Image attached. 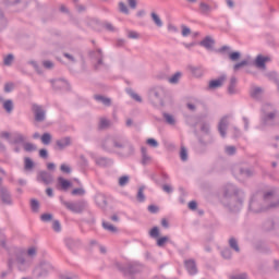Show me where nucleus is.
<instances>
[{
	"instance_id": "obj_40",
	"label": "nucleus",
	"mask_w": 279,
	"mask_h": 279,
	"mask_svg": "<svg viewBox=\"0 0 279 279\" xmlns=\"http://www.w3.org/2000/svg\"><path fill=\"white\" fill-rule=\"evenodd\" d=\"M28 256H36V247H31L27 251Z\"/></svg>"
},
{
	"instance_id": "obj_47",
	"label": "nucleus",
	"mask_w": 279,
	"mask_h": 279,
	"mask_svg": "<svg viewBox=\"0 0 279 279\" xmlns=\"http://www.w3.org/2000/svg\"><path fill=\"white\" fill-rule=\"evenodd\" d=\"M128 1H129L130 8L134 10L136 8V0H128Z\"/></svg>"
},
{
	"instance_id": "obj_23",
	"label": "nucleus",
	"mask_w": 279,
	"mask_h": 279,
	"mask_svg": "<svg viewBox=\"0 0 279 279\" xmlns=\"http://www.w3.org/2000/svg\"><path fill=\"white\" fill-rule=\"evenodd\" d=\"M128 182H130V177H128V175L121 177L119 179L120 186H125V184H128Z\"/></svg>"
},
{
	"instance_id": "obj_54",
	"label": "nucleus",
	"mask_w": 279,
	"mask_h": 279,
	"mask_svg": "<svg viewBox=\"0 0 279 279\" xmlns=\"http://www.w3.org/2000/svg\"><path fill=\"white\" fill-rule=\"evenodd\" d=\"M131 96L135 99V101H141V96H138V94H131Z\"/></svg>"
},
{
	"instance_id": "obj_28",
	"label": "nucleus",
	"mask_w": 279,
	"mask_h": 279,
	"mask_svg": "<svg viewBox=\"0 0 279 279\" xmlns=\"http://www.w3.org/2000/svg\"><path fill=\"white\" fill-rule=\"evenodd\" d=\"M137 199L138 202H145V194H143V187L138 190Z\"/></svg>"
},
{
	"instance_id": "obj_11",
	"label": "nucleus",
	"mask_w": 279,
	"mask_h": 279,
	"mask_svg": "<svg viewBox=\"0 0 279 279\" xmlns=\"http://www.w3.org/2000/svg\"><path fill=\"white\" fill-rule=\"evenodd\" d=\"M24 167L27 171H29V169H34V161H32V159H29V157H26L24 159Z\"/></svg>"
},
{
	"instance_id": "obj_16",
	"label": "nucleus",
	"mask_w": 279,
	"mask_h": 279,
	"mask_svg": "<svg viewBox=\"0 0 279 279\" xmlns=\"http://www.w3.org/2000/svg\"><path fill=\"white\" fill-rule=\"evenodd\" d=\"M96 101H101L105 106H110V99L104 96H95Z\"/></svg>"
},
{
	"instance_id": "obj_62",
	"label": "nucleus",
	"mask_w": 279,
	"mask_h": 279,
	"mask_svg": "<svg viewBox=\"0 0 279 279\" xmlns=\"http://www.w3.org/2000/svg\"><path fill=\"white\" fill-rule=\"evenodd\" d=\"M107 29H110V31H112V29H113L112 25H110V24H107Z\"/></svg>"
},
{
	"instance_id": "obj_9",
	"label": "nucleus",
	"mask_w": 279,
	"mask_h": 279,
	"mask_svg": "<svg viewBox=\"0 0 279 279\" xmlns=\"http://www.w3.org/2000/svg\"><path fill=\"white\" fill-rule=\"evenodd\" d=\"M57 145L60 149H64V147L71 145V140L69 137H65L63 140L58 141Z\"/></svg>"
},
{
	"instance_id": "obj_15",
	"label": "nucleus",
	"mask_w": 279,
	"mask_h": 279,
	"mask_svg": "<svg viewBox=\"0 0 279 279\" xmlns=\"http://www.w3.org/2000/svg\"><path fill=\"white\" fill-rule=\"evenodd\" d=\"M41 143H43L44 145H49V143H51V134L45 133V134L41 136Z\"/></svg>"
},
{
	"instance_id": "obj_55",
	"label": "nucleus",
	"mask_w": 279,
	"mask_h": 279,
	"mask_svg": "<svg viewBox=\"0 0 279 279\" xmlns=\"http://www.w3.org/2000/svg\"><path fill=\"white\" fill-rule=\"evenodd\" d=\"M227 5L234 8V2H232V0H227Z\"/></svg>"
},
{
	"instance_id": "obj_30",
	"label": "nucleus",
	"mask_w": 279,
	"mask_h": 279,
	"mask_svg": "<svg viewBox=\"0 0 279 279\" xmlns=\"http://www.w3.org/2000/svg\"><path fill=\"white\" fill-rule=\"evenodd\" d=\"M119 8H120V12H123L124 14H128V13H129L128 7L125 5V3L120 2V3H119Z\"/></svg>"
},
{
	"instance_id": "obj_50",
	"label": "nucleus",
	"mask_w": 279,
	"mask_h": 279,
	"mask_svg": "<svg viewBox=\"0 0 279 279\" xmlns=\"http://www.w3.org/2000/svg\"><path fill=\"white\" fill-rule=\"evenodd\" d=\"M162 190H163L166 193H171V191H172L171 185H163V186H162Z\"/></svg>"
},
{
	"instance_id": "obj_49",
	"label": "nucleus",
	"mask_w": 279,
	"mask_h": 279,
	"mask_svg": "<svg viewBox=\"0 0 279 279\" xmlns=\"http://www.w3.org/2000/svg\"><path fill=\"white\" fill-rule=\"evenodd\" d=\"M129 38H138V33H136V32H130V33H129Z\"/></svg>"
},
{
	"instance_id": "obj_59",
	"label": "nucleus",
	"mask_w": 279,
	"mask_h": 279,
	"mask_svg": "<svg viewBox=\"0 0 279 279\" xmlns=\"http://www.w3.org/2000/svg\"><path fill=\"white\" fill-rule=\"evenodd\" d=\"M187 108H189L190 110H195V106H193V105H191V104L187 105Z\"/></svg>"
},
{
	"instance_id": "obj_39",
	"label": "nucleus",
	"mask_w": 279,
	"mask_h": 279,
	"mask_svg": "<svg viewBox=\"0 0 279 279\" xmlns=\"http://www.w3.org/2000/svg\"><path fill=\"white\" fill-rule=\"evenodd\" d=\"M52 228H53V230H56V232H60V222L59 221H54L52 223Z\"/></svg>"
},
{
	"instance_id": "obj_5",
	"label": "nucleus",
	"mask_w": 279,
	"mask_h": 279,
	"mask_svg": "<svg viewBox=\"0 0 279 279\" xmlns=\"http://www.w3.org/2000/svg\"><path fill=\"white\" fill-rule=\"evenodd\" d=\"M38 181L44 182V184H51V182H53V177L47 172H40L38 174Z\"/></svg>"
},
{
	"instance_id": "obj_13",
	"label": "nucleus",
	"mask_w": 279,
	"mask_h": 279,
	"mask_svg": "<svg viewBox=\"0 0 279 279\" xmlns=\"http://www.w3.org/2000/svg\"><path fill=\"white\" fill-rule=\"evenodd\" d=\"M12 62H14L13 54H8L3 58V64H5V66H10V64H12Z\"/></svg>"
},
{
	"instance_id": "obj_38",
	"label": "nucleus",
	"mask_w": 279,
	"mask_h": 279,
	"mask_svg": "<svg viewBox=\"0 0 279 279\" xmlns=\"http://www.w3.org/2000/svg\"><path fill=\"white\" fill-rule=\"evenodd\" d=\"M189 34H191V28L184 26L182 28V36H189Z\"/></svg>"
},
{
	"instance_id": "obj_35",
	"label": "nucleus",
	"mask_w": 279,
	"mask_h": 279,
	"mask_svg": "<svg viewBox=\"0 0 279 279\" xmlns=\"http://www.w3.org/2000/svg\"><path fill=\"white\" fill-rule=\"evenodd\" d=\"M31 206H32V209L33 210H38V201H36V199H33L32 202H31Z\"/></svg>"
},
{
	"instance_id": "obj_19",
	"label": "nucleus",
	"mask_w": 279,
	"mask_h": 279,
	"mask_svg": "<svg viewBox=\"0 0 279 279\" xmlns=\"http://www.w3.org/2000/svg\"><path fill=\"white\" fill-rule=\"evenodd\" d=\"M3 108H4V110H7V112H10L14 108L12 100L4 101Z\"/></svg>"
},
{
	"instance_id": "obj_53",
	"label": "nucleus",
	"mask_w": 279,
	"mask_h": 279,
	"mask_svg": "<svg viewBox=\"0 0 279 279\" xmlns=\"http://www.w3.org/2000/svg\"><path fill=\"white\" fill-rule=\"evenodd\" d=\"M47 169H49L50 171H53V169H56V163H48L47 165Z\"/></svg>"
},
{
	"instance_id": "obj_58",
	"label": "nucleus",
	"mask_w": 279,
	"mask_h": 279,
	"mask_svg": "<svg viewBox=\"0 0 279 279\" xmlns=\"http://www.w3.org/2000/svg\"><path fill=\"white\" fill-rule=\"evenodd\" d=\"M58 86H64L66 84L64 81H57Z\"/></svg>"
},
{
	"instance_id": "obj_10",
	"label": "nucleus",
	"mask_w": 279,
	"mask_h": 279,
	"mask_svg": "<svg viewBox=\"0 0 279 279\" xmlns=\"http://www.w3.org/2000/svg\"><path fill=\"white\" fill-rule=\"evenodd\" d=\"M151 19L157 27H162V20H160V16H158V14L151 13Z\"/></svg>"
},
{
	"instance_id": "obj_34",
	"label": "nucleus",
	"mask_w": 279,
	"mask_h": 279,
	"mask_svg": "<svg viewBox=\"0 0 279 279\" xmlns=\"http://www.w3.org/2000/svg\"><path fill=\"white\" fill-rule=\"evenodd\" d=\"M72 195H84V189H75L72 191Z\"/></svg>"
},
{
	"instance_id": "obj_43",
	"label": "nucleus",
	"mask_w": 279,
	"mask_h": 279,
	"mask_svg": "<svg viewBox=\"0 0 279 279\" xmlns=\"http://www.w3.org/2000/svg\"><path fill=\"white\" fill-rule=\"evenodd\" d=\"M23 141H25V136H23L22 134H17L15 143H23Z\"/></svg>"
},
{
	"instance_id": "obj_20",
	"label": "nucleus",
	"mask_w": 279,
	"mask_h": 279,
	"mask_svg": "<svg viewBox=\"0 0 279 279\" xmlns=\"http://www.w3.org/2000/svg\"><path fill=\"white\" fill-rule=\"evenodd\" d=\"M180 158H181V160H187V158H189V153L186 151V148L181 147Z\"/></svg>"
},
{
	"instance_id": "obj_45",
	"label": "nucleus",
	"mask_w": 279,
	"mask_h": 279,
	"mask_svg": "<svg viewBox=\"0 0 279 279\" xmlns=\"http://www.w3.org/2000/svg\"><path fill=\"white\" fill-rule=\"evenodd\" d=\"M39 156H40V158H47V149H40Z\"/></svg>"
},
{
	"instance_id": "obj_26",
	"label": "nucleus",
	"mask_w": 279,
	"mask_h": 279,
	"mask_svg": "<svg viewBox=\"0 0 279 279\" xmlns=\"http://www.w3.org/2000/svg\"><path fill=\"white\" fill-rule=\"evenodd\" d=\"M60 170L62 173H71V167H69L66 163H62Z\"/></svg>"
},
{
	"instance_id": "obj_4",
	"label": "nucleus",
	"mask_w": 279,
	"mask_h": 279,
	"mask_svg": "<svg viewBox=\"0 0 279 279\" xmlns=\"http://www.w3.org/2000/svg\"><path fill=\"white\" fill-rule=\"evenodd\" d=\"M228 117H225L220 120L218 130L222 137H226V130H228Z\"/></svg>"
},
{
	"instance_id": "obj_46",
	"label": "nucleus",
	"mask_w": 279,
	"mask_h": 279,
	"mask_svg": "<svg viewBox=\"0 0 279 279\" xmlns=\"http://www.w3.org/2000/svg\"><path fill=\"white\" fill-rule=\"evenodd\" d=\"M148 210H149V213H158V207L150 205V206H148Z\"/></svg>"
},
{
	"instance_id": "obj_3",
	"label": "nucleus",
	"mask_w": 279,
	"mask_h": 279,
	"mask_svg": "<svg viewBox=\"0 0 279 279\" xmlns=\"http://www.w3.org/2000/svg\"><path fill=\"white\" fill-rule=\"evenodd\" d=\"M223 82H226L225 75L220 76L219 78L210 81L209 88H211V89L221 88V86H223Z\"/></svg>"
},
{
	"instance_id": "obj_1",
	"label": "nucleus",
	"mask_w": 279,
	"mask_h": 279,
	"mask_svg": "<svg viewBox=\"0 0 279 279\" xmlns=\"http://www.w3.org/2000/svg\"><path fill=\"white\" fill-rule=\"evenodd\" d=\"M71 186H73V183H71V181H69L62 177L58 178L57 189L59 191H66V190L71 189Z\"/></svg>"
},
{
	"instance_id": "obj_36",
	"label": "nucleus",
	"mask_w": 279,
	"mask_h": 279,
	"mask_svg": "<svg viewBox=\"0 0 279 279\" xmlns=\"http://www.w3.org/2000/svg\"><path fill=\"white\" fill-rule=\"evenodd\" d=\"M41 221H51V214L41 215Z\"/></svg>"
},
{
	"instance_id": "obj_61",
	"label": "nucleus",
	"mask_w": 279,
	"mask_h": 279,
	"mask_svg": "<svg viewBox=\"0 0 279 279\" xmlns=\"http://www.w3.org/2000/svg\"><path fill=\"white\" fill-rule=\"evenodd\" d=\"M112 221H119V218L117 216L111 217Z\"/></svg>"
},
{
	"instance_id": "obj_2",
	"label": "nucleus",
	"mask_w": 279,
	"mask_h": 279,
	"mask_svg": "<svg viewBox=\"0 0 279 279\" xmlns=\"http://www.w3.org/2000/svg\"><path fill=\"white\" fill-rule=\"evenodd\" d=\"M266 62H271V58L258 54L255 59V66H257V69H265Z\"/></svg>"
},
{
	"instance_id": "obj_64",
	"label": "nucleus",
	"mask_w": 279,
	"mask_h": 279,
	"mask_svg": "<svg viewBox=\"0 0 279 279\" xmlns=\"http://www.w3.org/2000/svg\"><path fill=\"white\" fill-rule=\"evenodd\" d=\"M61 279H71V278H69V277H61Z\"/></svg>"
},
{
	"instance_id": "obj_41",
	"label": "nucleus",
	"mask_w": 279,
	"mask_h": 279,
	"mask_svg": "<svg viewBox=\"0 0 279 279\" xmlns=\"http://www.w3.org/2000/svg\"><path fill=\"white\" fill-rule=\"evenodd\" d=\"M44 66L46 69H53V63L51 61H44Z\"/></svg>"
},
{
	"instance_id": "obj_32",
	"label": "nucleus",
	"mask_w": 279,
	"mask_h": 279,
	"mask_svg": "<svg viewBox=\"0 0 279 279\" xmlns=\"http://www.w3.org/2000/svg\"><path fill=\"white\" fill-rule=\"evenodd\" d=\"M13 88H14V84H12V83H8L4 86L5 93H11L13 90Z\"/></svg>"
},
{
	"instance_id": "obj_22",
	"label": "nucleus",
	"mask_w": 279,
	"mask_h": 279,
	"mask_svg": "<svg viewBox=\"0 0 279 279\" xmlns=\"http://www.w3.org/2000/svg\"><path fill=\"white\" fill-rule=\"evenodd\" d=\"M167 123H169L170 125H173V123H175V119H173V116L169 114V113H165L163 114Z\"/></svg>"
},
{
	"instance_id": "obj_60",
	"label": "nucleus",
	"mask_w": 279,
	"mask_h": 279,
	"mask_svg": "<svg viewBox=\"0 0 279 279\" xmlns=\"http://www.w3.org/2000/svg\"><path fill=\"white\" fill-rule=\"evenodd\" d=\"M33 138H40V134L35 133V134L33 135Z\"/></svg>"
},
{
	"instance_id": "obj_63",
	"label": "nucleus",
	"mask_w": 279,
	"mask_h": 279,
	"mask_svg": "<svg viewBox=\"0 0 279 279\" xmlns=\"http://www.w3.org/2000/svg\"><path fill=\"white\" fill-rule=\"evenodd\" d=\"M2 136H3L4 138H8V136H10V134L3 133Z\"/></svg>"
},
{
	"instance_id": "obj_48",
	"label": "nucleus",
	"mask_w": 279,
	"mask_h": 279,
	"mask_svg": "<svg viewBox=\"0 0 279 279\" xmlns=\"http://www.w3.org/2000/svg\"><path fill=\"white\" fill-rule=\"evenodd\" d=\"M46 194L48 195V197H53V190L51 187H48L46 190Z\"/></svg>"
},
{
	"instance_id": "obj_12",
	"label": "nucleus",
	"mask_w": 279,
	"mask_h": 279,
	"mask_svg": "<svg viewBox=\"0 0 279 279\" xmlns=\"http://www.w3.org/2000/svg\"><path fill=\"white\" fill-rule=\"evenodd\" d=\"M181 77H182V73L177 72L173 76L169 78V82L170 84H178Z\"/></svg>"
},
{
	"instance_id": "obj_17",
	"label": "nucleus",
	"mask_w": 279,
	"mask_h": 279,
	"mask_svg": "<svg viewBox=\"0 0 279 279\" xmlns=\"http://www.w3.org/2000/svg\"><path fill=\"white\" fill-rule=\"evenodd\" d=\"M102 227L105 230H109V232H117V228L110 225V222H102Z\"/></svg>"
},
{
	"instance_id": "obj_21",
	"label": "nucleus",
	"mask_w": 279,
	"mask_h": 279,
	"mask_svg": "<svg viewBox=\"0 0 279 279\" xmlns=\"http://www.w3.org/2000/svg\"><path fill=\"white\" fill-rule=\"evenodd\" d=\"M229 245L232 247V250H235V252H239V244L236 243V240L233 238L229 240Z\"/></svg>"
},
{
	"instance_id": "obj_25",
	"label": "nucleus",
	"mask_w": 279,
	"mask_h": 279,
	"mask_svg": "<svg viewBox=\"0 0 279 279\" xmlns=\"http://www.w3.org/2000/svg\"><path fill=\"white\" fill-rule=\"evenodd\" d=\"M24 149L25 151H34L36 149V146H34V144L32 143H26L24 144Z\"/></svg>"
},
{
	"instance_id": "obj_18",
	"label": "nucleus",
	"mask_w": 279,
	"mask_h": 279,
	"mask_svg": "<svg viewBox=\"0 0 279 279\" xmlns=\"http://www.w3.org/2000/svg\"><path fill=\"white\" fill-rule=\"evenodd\" d=\"M169 242V238L168 236H161L157 239V245L158 247H162V245H165V243Z\"/></svg>"
},
{
	"instance_id": "obj_33",
	"label": "nucleus",
	"mask_w": 279,
	"mask_h": 279,
	"mask_svg": "<svg viewBox=\"0 0 279 279\" xmlns=\"http://www.w3.org/2000/svg\"><path fill=\"white\" fill-rule=\"evenodd\" d=\"M234 151H236V148H234L233 146H228L226 148V153L229 154V156H232V154H234Z\"/></svg>"
},
{
	"instance_id": "obj_24",
	"label": "nucleus",
	"mask_w": 279,
	"mask_h": 279,
	"mask_svg": "<svg viewBox=\"0 0 279 279\" xmlns=\"http://www.w3.org/2000/svg\"><path fill=\"white\" fill-rule=\"evenodd\" d=\"M230 60H232V62H236V60H239V58H241V52H231L229 54Z\"/></svg>"
},
{
	"instance_id": "obj_27",
	"label": "nucleus",
	"mask_w": 279,
	"mask_h": 279,
	"mask_svg": "<svg viewBox=\"0 0 279 279\" xmlns=\"http://www.w3.org/2000/svg\"><path fill=\"white\" fill-rule=\"evenodd\" d=\"M243 66H247V61H242L240 63H236L233 69L234 71H239V69H243Z\"/></svg>"
},
{
	"instance_id": "obj_6",
	"label": "nucleus",
	"mask_w": 279,
	"mask_h": 279,
	"mask_svg": "<svg viewBox=\"0 0 279 279\" xmlns=\"http://www.w3.org/2000/svg\"><path fill=\"white\" fill-rule=\"evenodd\" d=\"M36 121H45V111L36 105L33 106Z\"/></svg>"
},
{
	"instance_id": "obj_37",
	"label": "nucleus",
	"mask_w": 279,
	"mask_h": 279,
	"mask_svg": "<svg viewBox=\"0 0 279 279\" xmlns=\"http://www.w3.org/2000/svg\"><path fill=\"white\" fill-rule=\"evenodd\" d=\"M190 210H195L197 208V203L195 201H192L189 203Z\"/></svg>"
},
{
	"instance_id": "obj_56",
	"label": "nucleus",
	"mask_w": 279,
	"mask_h": 279,
	"mask_svg": "<svg viewBox=\"0 0 279 279\" xmlns=\"http://www.w3.org/2000/svg\"><path fill=\"white\" fill-rule=\"evenodd\" d=\"M149 160H150L149 157H144L143 158V165H147V162H149Z\"/></svg>"
},
{
	"instance_id": "obj_44",
	"label": "nucleus",
	"mask_w": 279,
	"mask_h": 279,
	"mask_svg": "<svg viewBox=\"0 0 279 279\" xmlns=\"http://www.w3.org/2000/svg\"><path fill=\"white\" fill-rule=\"evenodd\" d=\"M230 279H247L246 275H236V276H232Z\"/></svg>"
},
{
	"instance_id": "obj_8",
	"label": "nucleus",
	"mask_w": 279,
	"mask_h": 279,
	"mask_svg": "<svg viewBox=\"0 0 279 279\" xmlns=\"http://www.w3.org/2000/svg\"><path fill=\"white\" fill-rule=\"evenodd\" d=\"M202 47H205L206 49L213 48V45H215V40L210 37H206L203 41H201Z\"/></svg>"
},
{
	"instance_id": "obj_42",
	"label": "nucleus",
	"mask_w": 279,
	"mask_h": 279,
	"mask_svg": "<svg viewBox=\"0 0 279 279\" xmlns=\"http://www.w3.org/2000/svg\"><path fill=\"white\" fill-rule=\"evenodd\" d=\"M263 90L259 87H256L252 90V96L256 97L258 95V93H262Z\"/></svg>"
},
{
	"instance_id": "obj_51",
	"label": "nucleus",
	"mask_w": 279,
	"mask_h": 279,
	"mask_svg": "<svg viewBox=\"0 0 279 279\" xmlns=\"http://www.w3.org/2000/svg\"><path fill=\"white\" fill-rule=\"evenodd\" d=\"M222 256H223L225 258H230V250H225V251L222 252Z\"/></svg>"
},
{
	"instance_id": "obj_52",
	"label": "nucleus",
	"mask_w": 279,
	"mask_h": 279,
	"mask_svg": "<svg viewBox=\"0 0 279 279\" xmlns=\"http://www.w3.org/2000/svg\"><path fill=\"white\" fill-rule=\"evenodd\" d=\"M161 226H162L163 228H169V221L163 218V219L161 220Z\"/></svg>"
},
{
	"instance_id": "obj_7",
	"label": "nucleus",
	"mask_w": 279,
	"mask_h": 279,
	"mask_svg": "<svg viewBox=\"0 0 279 279\" xmlns=\"http://www.w3.org/2000/svg\"><path fill=\"white\" fill-rule=\"evenodd\" d=\"M185 267H186L189 274H191V275L197 274V267L195 266L194 260H185Z\"/></svg>"
},
{
	"instance_id": "obj_14",
	"label": "nucleus",
	"mask_w": 279,
	"mask_h": 279,
	"mask_svg": "<svg viewBox=\"0 0 279 279\" xmlns=\"http://www.w3.org/2000/svg\"><path fill=\"white\" fill-rule=\"evenodd\" d=\"M149 235L153 239H158V236H160V229H158V227H154L150 231H149Z\"/></svg>"
},
{
	"instance_id": "obj_57",
	"label": "nucleus",
	"mask_w": 279,
	"mask_h": 279,
	"mask_svg": "<svg viewBox=\"0 0 279 279\" xmlns=\"http://www.w3.org/2000/svg\"><path fill=\"white\" fill-rule=\"evenodd\" d=\"M64 206H66V208L73 209V204L71 203H64Z\"/></svg>"
},
{
	"instance_id": "obj_29",
	"label": "nucleus",
	"mask_w": 279,
	"mask_h": 279,
	"mask_svg": "<svg viewBox=\"0 0 279 279\" xmlns=\"http://www.w3.org/2000/svg\"><path fill=\"white\" fill-rule=\"evenodd\" d=\"M146 143L147 145H150V147H158V142L154 138H148Z\"/></svg>"
},
{
	"instance_id": "obj_31",
	"label": "nucleus",
	"mask_w": 279,
	"mask_h": 279,
	"mask_svg": "<svg viewBox=\"0 0 279 279\" xmlns=\"http://www.w3.org/2000/svg\"><path fill=\"white\" fill-rule=\"evenodd\" d=\"M108 125H110V122L108 120L106 119L100 120L99 128L104 129V128H108Z\"/></svg>"
}]
</instances>
